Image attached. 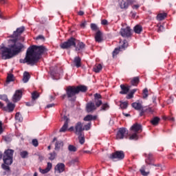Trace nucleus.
<instances>
[{
  "instance_id": "f257e3e1",
  "label": "nucleus",
  "mask_w": 176,
  "mask_h": 176,
  "mask_svg": "<svg viewBox=\"0 0 176 176\" xmlns=\"http://www.w3.org/2000/svg\"><path fill=\"white\" fill-rule=\"evenodd\" d=\"M24 31H25L24 26L16 28V31L10 36L12 38L8 40V47H0L1 58L3 60H10V58H13V57L23 52L24 45L19 41V37Z\"/></svg>"
},
{
  "instance_id": "f03ea898",
  "label": "nucleus",
  "mask_w": 176,
  "mask_h": 176,
  "mask_svg": "<svg viewBox=\"0 0 176 176\" xmlns=\"http://www.w3.org/2000/svg\"><path fill=\"white\" fill-rule=\"evenodd\" d=\"M47 52V48L43 45H32L28 48L26 55L24 59H21V63L28 64L29 65H35L39 62L42 54Z\"/></svg>"
},
{
  "instance_id": "7ed1b4c3",
  "label": "nucleus",
  "mask_w": 176,
  "mask_h": 176,
  "mask_svg": "<svg viewBox=\"0 0 176 176\" xmlns=\"http://www.w3.org/2000/svg\"><path fill=\"white\" fill-rule=\"evenodd\" d=\"M60 49L68 50L71 49V47H75L76 52H80L86 47V44L80 41L76 40V38L74 37H71L67 39V41L61 43L60 44Z\"/></svg>"
},
{
  "instance_id": "20e7f679",
  "label": "nucleus",
  "mask_w": 176,
  "mask_h": 176,
  "mask_svg": "<svg viewBox=\"0 0 176 176\" xmlns=\"http://www.w3.org/2000/svg\"><path fill=\"white\" fill-rule=\"evenodd\" d=\"M87 87L86 85L68 86L66 88V94L67 98H71V101H76V94L79 93H86Z\"/></svg>"
},
{
  "instance_id": "39448f33",
  "label": "nucleus",
  "mask_w": 176,
  "mask_h": 176,
  "mask_svg": "<svg viewBox=\"0 0 176 176\" xmlns=\"http://www.w3.org/2000/svg\"><path fill=\"white\" fill-rule=\"evenodd\" d=\"M14 153V150L7 149L4 151L3 156V163L8 166H10L13 163V155Z\"/></svg>"
},
{
  "instance_id": "423d86ee",
  "label": "nucleus",
  "mask_w": 176,
  "mask_h": 176,
  "mask_svg": "<svg viewBox=\"0 0 176 176\" xmlns=\"http://www.w3.org/2000/svg\"><path fill=\"white\" fill-rule=\"evenodd\" d=\"M113 162L116 160H123L124 159V152L123 151H117L110 155L109 157Z\"/></svg>"
},
{
  "instance_id": "0eeeda50",
  "label": "nucleus",
  "mask_w": 176,
  "mask_h": 176,
  "mask_svg": "<svg viewBox=\"0 0 176 176\" xmlns=\"http://www.w3.org/2000/svg\"><path fill=\"white\" fill-rule=\"evenodd\" d=\"M129 135V131L126 128H120L116 134L117 140H123V138H127Z\"/></svg>"
},
{
  "instance_id": "6e6552de",
  "label": "nucleus",
  "mask_w": 176,
  "mask_h": 176,
  "mask_svg": "<svg viewBox=\"0 0 176 176\" xmlns=\"http://www.w3.org/2000/svg\"><path fill=\"white\" fill-rule=\"evenodd\" d=\"M120 34L122 38H130V36H131V28L129 26L124 28H121Z\"/></svg>"
},
{
  "instance_id": "1a4fd4ad",
  "label": "nucleus",
  "mask_w": 176,
  "mask_h": 176,
  "mask_svg": "<svg viewBox=\"0 0 176 176\" xmlns=\"http://www.w3.org/2000/svg\"><path fill=\"white\" fill-rule=\"evenodd\" d=\"M144 155L146 157H147V159H146V164L154 166L155 167H160L161 166L160 164H152L153 163V155L152 153H151L148 154L145 153Z\"/></svg>"
},
{
  "instance_id": "9d476101",
  "label": "nucleus",
  "mask_w": 176,
  "mask_h": 176,
  "mask_svg": "<svg viewBox=\"0 0 176 176\" xmlns=\"http://www.w3.org/2000/svg\"><path fill=\"white\" fill-rule=\"evenodd\" d=\"M75 130H74V133L76 135L78 134H83L84 129H83V123L82 122H78L76 123L75 126Z\"/></svg>"
},
{
  "instance_id": "9b49d317",
  "label": "nucleus",
  "mask_w": 176,
  "mask_h": 176,
  "mask_svg": "<svg viewBox=\"0 0 176 176\" xmlns=\"http://www.w3.org/2000/svg\"><path fill=\"white\" fill-rule=\"evenodd\" d=\"M21 97H23V91L21 89L16 90L12 96L13 102H18L21 100Z\"/></svg>"
},
{
  "instance_id": "f8f14e48",
  "label": "nucleus",
  "mask_w": 176,
  "mask_h": 176,
  "mask_svg": "<svg viewBox=\"0 0 176 176\" xmlns=\"http://www.w3.org/2000/svg\"><path fill=\"white\" fill-rule=\"evenodd\" d=\"M102 96H101V94H94V102L95 105L98 107L100 108L101 105H102Z\"/></svg>"
},
{
  "instance_id": "ddd939ff",
  "label": "nucleus",
  "mask_w": 176,
  "mask_h": 176,
  "mask_svg": "<svg viewBox=\"0 0 176 176\" xmlns=\"http://www.w3.org/2000/svg\"><path fill=\"white\" fill-rule=\"evenodd\" d=\"M131 131L137 134L142 133V125L138 123H135L130 129Z\"/></svg>"
},
{
  "instance_id": "4468645a",
  "label": "nucleus",
  "mask_w": 176,
  "mask_h": 176,
  "mask_svg": "<svg viewBox=\"0 0 176 176\" xmlns=\"http://www.w3.org/2000/svg\"><path fill=\"white\" fill-rule=\"evenodd\" d=\"M97 106L95 104L94 102H89L88 103H87L86 105V111L88 113H90V112H94V111H96V109H97Z\"/></svg>"
},
{
  "instance_id": "2eb2a0df",
  "label": "nucleus",
  "mask_w": 176,
  "mask_h": 176,
  "mask_svg": "<svg viewBox=\"0 0 176 176\" xmlns=\"http://www.w3.org/2000/svg\"><path fill=\"white\" fill-rule=\"evenodd\" d=\"M72 63L76 68H80V67H82V58L79 56L74 57Z\"/></svg>"
},
{
  "instance_id": "dca6fc26",
  "label": "nucleus",
  "mask_w": 176,
  "mask_h": 176,
  "mask_svg": "<svg viewBox=\"0 0 176 176\" xmlns=\"http://www.w3.org/2000/svg\"><path fill=\"white\" fill-rule=\"evenodd\" d=\"M55 171H58L59 174L65 171V165L63 163H58L54 168Z\"/></svg>"
},
{
  "instance_id": "f3484780",
  "label": "nucleus",
  "mask_w": 176,
  "mask_h": 176,
  "mask_svg": "<svg viewBox=\"0 0 176 176\" xmlns=\"http://www.w3.org/2000/svg\"><path fill=\"white\" fill-rule=\"evenodd\" d=\"M14 108H16V105L12 102H8L7 107L3 108V111L6 112H13L14 111Z\"/></svg>"
},
{
  "instance_id": "a211bd4d",
  "label": "nucleus",
  "mask_w": 176,
  "mask_h": 176,
  "mask_svg": "<svg viewBox=\"0 0 176 176\" xmlns=\"http://www.w3.org/2000/svg\"><path fill=\"white\" fill-rule=\"evenodd\" d=\"M52 164L50 162L47 163V167L45 169H42L41 168H38V171L41 173V174H47L50 170H52Z\"/></svg>"
},
{
  "instance_id": "6ab92c4d",
  "label": "nucleus",
  "mask_w": 176,
  "mask_h": 176,
  "mask_svg": "<svg viewBox=\"0 0 176 176\" xmlns=\"http://www.w3.org/2000/svg\"><path fill=\"white\" fill-rule=\"evenodd\" d=\"M95 41L98 43H101V42H102V32H101V30L96 32L95 34Z\"/></svg>"
},
{
  "instance_id": "aec40b11",
  "label": "nucleus",
  "mask_w": 176,
  "mask_h": 176,
  "mask_svg": "<svg viewBox=\"0 0 176 176\" xmlns=\"http://www.w3.org/2000/svg\"><path fill=\"white\" fill-rule=\"evenodd\" d=\"M120 89L121 91H120V94H127V93L130 91V86L129 85L126 86L124 85H121Z\"/></svg>"
},
{
  "instance_id": "412c9836",
  "label": "nucleus",
  "mask_w": 176,
  "mask_h": 176,
  "mask_svg": "<svg viewBox=\"0 0 176 176\" xmlns=\"http://www.w3.org/2000/svg\"><path fill=\"white\" fill-rule=\"evenodd\" d=\"M97 119L96 116H93L91 114L87 115L84 118V122H91V120H96Z\"/></svg>"
},
{
  "instance_id": "4be33fe9",
  "label": "nucleus",
  "mask_w": 176,
  "mask_h": 176,
  "mask_svg": "<svg viewBox=\"0 0 176 176\" xmlns=\"http://www.w3.org/2000/svg\"><path fill=\"white\" fill-rule=\"evenodd\" d=\"M132 108H134L136 111H140V109H142V104L140 102H135L131 104Z\"/></svg>"
},
{
  "instance_id": "5701e85b",
  "label": "nucleus",
  "mask_w": 176,
  "mask_h": 176,
  "mask_svg": "<svg viewBox=\"0 0 176 176\" xmlns=\"http://www.w3.org/2000/svg\"><path fill=\"white\" fill-rule=\"evenodd\" d=\"M138 83H140V77L136 76L131 79V85L132 86H138Z\"/></svg>"
},
{
  "instance_id": "b1692460",
  "label": "nucleus",
  "mask_w": 176,
  "mask_h": 176,
  "mask_svg": "<svg viewBox=\"0 0 176 176\" xmlns=\"http://www.w3.org/2000/svg\"><path fill=\"white\" fill-rule=\"evenodd\" d=\"M120 49L121 51H124L126 50V49H127V47H129V42L127 41V40H124L122 41V44L121 45L119 46Z\"/></svg>"
},
{
  "instance_id": "393cba45",
  "label": "nucleus",
  "mask_w": 176,
  "mask_h": 176,
  "mask_svg": "<svg viewBox=\"0 0 176 176\" xmlns=\"http://www.w3.org/2000/svg\"><path fill=\"white\" fill-rule=\"evenodd\" d=\"M129 3L124 0H122L120 3V9H129Z\"/></svg>"
},
{
  "instance_id": "a878e982",
  "label": "nucleus",
  "mask_w": 176,
  "mask_h": 176,
  "mask_svg": "<svg viewBox=\"0 0 176 176\" xmlns=\"http://www.w3.org/2000/svg\"><path fill=\"white\" fill-rule=\"evenodd\" d=\"M166 17H167V13H160L157 15V20H158V21H162V20H164Z\"/></svg>"
},
{
  "instance_id": "bb28decb",
  "label": "nucleus",
  "mask_w": 176,
  "mask_h": 176,
  "mask_svg": "<svg viewBox=\"0 0 176 176\" xmlns=\"http://www.w3.org/2000/svg\"><path fill=\"white\" fill-rule=\"evenodd\" d=\"M30 78H31V76H30V73L25 72L23 74V83H27V82L30 80Z\"/></svg>"
},
{
  "instance_id": "cd10ccee",
  "label": "nucleus",
  "mask_w": 176,
  "mask_h": 176,
  "mask_svg": "<svg viewBox=\"0 0 176 176\" xmlns=\"http://www.w3.org/2000/svg\"><path fill=\"white\" fill-rule=\"evenodd\" d=\"M159 122H160V118L159 117H154L150 121V122L151 123V124H153V126H157V124H159Z\"/></svg>"
},
{
  "instance_id": "c85d7f7f",
  "label": "nucleus",
  "mask_w": 176,
  "mask_h": 176,
  "mask_svg": "<svg viewBox=\"0 0 176 176\" xmlns=\"http://www.w3.org/2000/svg\"><path fill=\"white\" fill-rule=\"evenodd\" d=\"M63 146H64V143L61 140L57 141L55 144L56 151H60V148H63Z\"/></svg>"
},
{
  "instance_id": "c756f323",
  "label": "nucleus",
  "mask_w": 176,
  "mask_h": 176,
  "mask_svg": "<svg viewBox=\"0 0 176 176\" xmlns=\"http://www.w3.org/2000/svg\"><path fill=\"white\" fill-rule=\"evenodd\" d=\"M133 31L135 34H140L142 32V26L140 25H137L134 27Z\"/></svg>"
},
{
  "instance_id": "7c9ffc66",
  "label": "nucleus",
  "mask_w": 176,
  "mask_h": 176,
  "mask_svg": "<svg viewBox=\"0 0 176 176\" xmlns=\"http://www.w3.org/2000/svg\"><path fill=\"white\" fill-rule=\"evenodd\" d=\"M93 69L94 72L98 74L102 69V65L101 64H97L94 67Z\"/></svg>"
},
{
  "instance_id": "2f4dec72",
  "label": "nucleus",
  "mask_w": 176,
  "mask_h": 176,
  "mask_svg": "<svg viewBox=\"0 0 176 176\" xmlns=\"http://www.w3.org/2000/svg\"><path fill=\"white\" fill-rule=\"evenodd\" d=\"M39 98V93L37 91H34L32 93V100L34 101V102H36V100Z\"/></svg>"
},
{
  "instance_id": "473e14b6",
  "label": "nucleus",
  "mask_w": 176,
  "mask_h": 176,
  "mask_svg": "<svg viewBox=\"0 0 176 176\" xmlns=\"http://www.w3.org/2000/svg\"><path fill=\"white\" fill-rule=\"evenodd\" d=\"M78 141L81 145H83L85 144V134L84 133H80L78 134Z\"/></svg>"
},
{
  "instance_id": "72a5a7b5",
  "label": "nucleus",
  "mask_w": 176,
  "mask_h": 176,
  "mask_svg": "<svg viewBox=\"0 0 176 176\" xmlns=\"http://www.w3.org/2000/svg\"><path fill=\"white\" fill-rule=\"evenodd\" d=\"M90 27L91 31H94L95 32H98V31H100V28L96 23H91Z\"/></svg>"
},
{
  "instance_id": "f704fd0d",
  "label": "nucleus",
  "mask_w": 176,
  "mask_h": 176,
  "mask_svg": "<svg viewBox=\"0 0 176 176\" xmlns=\"http://www.w3.org/2000/svg\"><path fill=\"white\" fill-rule=\"evenodd\" d=\"M15 120H17L18 122H23V116H21V113L20 112H17L15 114Z\"/></svg>"
},
{
  "instance_id": "c9c22d12",
  "label": "nucleus",
  "mask_w": 176,
  "mask_h": 176,
  "mask_svg": "<svg viewBox=\"0 0 176 176\" xmlns=\"http://www.w3.org/2000/svg\"><path fill=\"white\" fill-rule=\"evenodd\" d=\"M14 81V76L13 74H8L7 76L6 83Z\"/></svg>"
},
{
  "instance_id": "e433bc0d",
  "label": "nucleus",
  "mask_w": 176,
  "mask_h": 176,
  "mask_svg": "<svg viewBox=\"0 0 176 176\" xmlns=\"http://www.w3.org/2000/svg\"><path fill=\"white\" fill-rule=\"evenodd\" d=\"M148 96H149V91H148L147 88H145L144 89H143L142 98H144L145 100V99L148 98Z\"/></svg>"
},
{
  "instance_id": "4c0bfd02",
  "label": "nucleus",
  "mask_w": 176,
  "mask_h": 176,
  "mask_svg": "<svg viewBox=\"0 0 176 176\" xmlns=\"http://www.w3.org/2000/svg\"><path fill=\"white\" fill-rule=\"evenodd\" d=\"M67 129H68V124H67V122H65L63 126L60 129V133H65V131H67Z\"/></svg>"
},
{
  "instance_id": "58836bf2",
  "label": "nucleus",
  "mask_w": 176,
  "mask_h": 176,
  "mask_svg": "<svg viewBox=\"0 0 176 176\" xmlns=\"http://www.w3.org/2000/svg\"><path fill=\"white\" fill-rule=\"evenodd\" d=\"M120 107L121 109H127V107H129V102H120Z\"/></svg>"
},
{
  "instance_id": "ea45409f",
  "label": "nucleus",
  "mask_w": 176,
  "mask_h": 176,
  "mask_svg": "<svg viewBox=\"0 0 176 176\" xmlns=\"http://www.w3.org/2000/svg\"><path fill=\"white\" fill-rule=\"evenodd\" d=\"M20 156L22 159H27L28 157V151H23L20 153Z\"/></svg>"
},
{
  "instance_id": "a19ab883",
  "label": "nucleus",
  "mask_w": 176,
  "mask_h": 176,
  "mask_svg": "<svg viewBox=\"0 0 176 176\" xmlns=\"http://www.w3.org/2000/svg\"><path fill=\"white\" fill-rule=\"evenodd\" d=\"M1 168H3V170H5V171H7V173H10V167H9L8 164L5 163L1 165Z\"/></svg>"
},
{
  "instance_id": "79ce46f5",
  "label": "nucleus",
  "mask_w": 176,
  "mask_h": 176,
  "mask_svg": "<svg viewBox=\"0 0 176 176\" xmlns=\"http://www.w3.org/2000/svg\"><path fill=\"white\" fill-rule=\"evenodd\" d=\"M140 171L142 175H144V176H147L149 174V173H146L145 171V166H142L141 167Z\"/></svg>"
},
{
  "instance_id": "37998d69",
  "label": "nucleus",
  "mask_w": 176,
  "mask_h": 176,
  "mask_svg": "<svg viewBox=\"0 0 176 176\" xmlns=\"http://www.w3.org/2000/svg\"><path fill=\"white\" fill-rule=\"evenodd\" d=\"M120 52H122V50H120V47L115 48V50L113 52V57H115V56H117V54H119Z\"/></svg>"
},
{
  "instance_id": "c03bdc74",
  "label": "nucleus",
  "mask_w": 176,
  "mask_h": 176,
  "mask_svg": "<svg viewBox=\"0 0 176 176\" xmlns=\"http://www.w3.org/2000/svg\"><path fill=\"white\" fill-rule=\"evenodd\" d=\"M84 131L85 130L86 131H89L90 129H91V122H88L87 124H85L83 126Z\"/></svg>"
},
{
  "instance_id": "a18cd8bd",
  "label": "nucleus",
  "mask_w": 176,
  "mask_h": 176,
  "mask_svg": "<svg viewBox=\"0 0 176 176\" xmlns=\"http://www.w3.org/2000/svg\"><path fill=\"white\" fill-rule=\"evenodd\" d=\"M107 109H109V105L108 104V103H104L102 104L100 111H107Z\"/></svg>"
},
{
  "instance_id": "49530a36",
  "label": "nucleus",
  "mask_w": 176,
  "mask_h": 176,
  "mask_svg": "<svg viewBox=\"0 0 176 176\" xmlns=\"http://www.w3.org/2000/svg\"><path fill=\"white\" fill-rule=\"evenodd\" d=\"M140 116H145V113H146V110L145 109V107H144L143 106L142 107V109L140 110Z\"/></svg>"
},
{
  "instance_id": "de8ad7c7",
  "label": "nucleus",
  "mask_w": 176,
  "mask_h": 176,
  "mask_svg": "<svg viewBox=\"0 0 176 176\" xmlns=\"http://www.w3.org/2000/svg\"><path fill=\"white\" fill-rule=\"evenodd\" d=\"M68 149H69V152H76V151H77L76 147L75 146L71 145V144L69 145Z\"/></svg>"
},
{
  "instance_id": "09e8293b",
  "label": "nucleus",
  "mask_w": 176,
  "mask_h": 176,
  "mask_svg": "<svg viewBox=\"0 0 176 176\" xmlns=\"http://www.w3.org/2000/svg\"><path fill=\"white\" fill-rule=\"evenodd\" d=\"M0 100H3V101H6V102H9V99L8 98L7 95H0Z\"/></svg>"
},
{
  "instance_id": "8fccbe9b",
  "label": "nucleus",
  "mask_w": 176,
  "mask_h": 176,
  "mask_svg": "<svg viewBox=\"0 0 176 176\" xmlns=\"http://www.w3.org/2000/svg\"><path fill=\"white\" fill-rule=\"evenodd\" d=\"M56 155H57V154L54 151L53 153H50L49 160H54V159H56Z\"/></svg>"
},
{
  "instance_id": "3c124183",
  "label": "nucleus",
  "mask_w": 176,
  "mask_h": 176,
  "mask_svg": "<svg viewBox=\"0 0 176 176\" xmlns=\"http://www.w3.org/2000/svg\"><path fill=\"white\" fill-rule=\"evenodd\" d=\"M129 140H138V133H134L129 137Z\"/></svg>"
},
{
  "instance_id": "603ef678",
  "label": "nucleus",
  "mask_w": 176,
  "mask_h": 176,
  "mask_svg": "<svg viewBox=\"0 0 176 176\" xmlns=\"http://www.w3.org/2000/svg\"><path fill=\"white\" fill-rule=\"evenodd\" d=\"M34 104H36V102H34V100L25 102L26 107H34Z\"/></svg>"
},
{
  "instance_id": "864d4df0",
  "label": "nucleus",
  "mask_w": 176,
  "mask_h": 176,
  "mask_svg": "<svg viewBox=\"0 0 176 176\" xmlns=\"http://www.w3.org/2000/svg\"><path fill=\"white\" fill-rule=\"evenodd\" d=\"M36 41H42V42H45V36L43 35H38L35 38Z\"/></svg>"
},
{
  "instance_id": "5fc2aeb1",
  "label": "nucleus",
  "mask_w": 176,
  "mask_h": 176,
  "mask_svg": "<svg viewBox=\"0 0 176 176\" xmlns=\"http://www.w3.org/2000/svg\"><path fill=\"white\" fill-rule=\"evenodd\" d=\"M146 109V113H153V109L151 107H144Z\"/></svg>"
},
{
  "instance_id": "6e6d98bb",
  "label": "nucleus",
  "mask_w": 176,
  "mask_h": 176,
  "mask_svg": "<svg viewBox=\"0 0 176 176\" xmlns=\"http://www.w3.org/2000/svg\"><path fill=\"white\" fill-rule=\"evenodd\" d=\"M32 144L35 147H36V146H38V145H39V142H38V140H36V139H33L32 141Z\"/></svg>"
},
{
  "instance_id": "4d7b16f0",
  "label": "nucleus",
  "mask_w": 176,
  "mask_h": 176,
  "mask_svg": "<svg viewBox=\"0 0 176 176\" xmlns=\"http://www.w3.org/2000/svg\"><path fill=\"white\" fill-rule=\"evenodd\" d=\"M164 30V27H163V25H160L157 29V32H163Z\"/></svg>"
},
{
  "instance_id": "13d9d810",
  "label": "nucleus",
  "mask_w": 176,
  "mask_h": 176,
  "mask_svg": "<svg viewBox=\"0 0 176 176\" xmlns=\"http://www.w3.org/2000/svg\"><path fill=\"white\" fill-rule=\"evenodd\" d=\"M134 97V95L131 94V92L126 96V100H131V98H133Z\"/></svg>"
},
{
  "instance_id": "bf43d9fd",
  "label": "nucleus",
  "mask_w": 176,
  "mask_h": 176,
  "mask_svg": "<svg viewBox=\"0 0 176 176\" xmlns=\"http://www.w3.org/2000/svg\"><path fill=\"white\" fill-rule=\"evenodd\" d=\"M87 24V22H86V21H85L84 22H82L80 25V27H81V28H85L86 27Z\"/></svg>"
},
{
  "instance_id": "052dcab7",
  "label": "nucleus",
  "mask_w": 176,
  "mask_h": 176,
  "mask_svg": "<svg viewBox=\"0 0 176 176\" xmlns=\"http://www.w3.org/2000/svg\"><path fill=\"white\" fill-rule=\"evenodd\" d=\"M101 25H108V21H107V19L102 20Z\"/></svg>"
},
{
  "instance_id": "680f3d73",
  "label": "nucleus",
  "mask_w": 176,
  "mask_h": 176,
  "mask_svg": "<svg viewBox=\"0 0 176 176\" xmlns=\"http://www.w3.org/2000/svg\"><path fill=\"white\" fill-rule=\"evenodd\" d=\"M126 2H128V5H133V3H135V0H126Z\"/></svg>"
},
{
  "instance_id": "e2e57ef3",
  "label": "nucleus",
  "mask_w": 176,
  "mask_h": 176,
  "mask_svg": "<svg viewBox=\"0 0 176 176\" xmlns=\"http://www.w3.org/2000/svg\"><path fill=\"white\" fill-rule=\"evenodd\" d=\"M3 133V128L2 127V122L0 121V135Z\"/></svg>"
},
{
  "instance_id": "0e129e2a",
  "label": "nucleus",
  "mask_w": 176,
  "mask_h": 176,
  "mask_svg": "<svg viewBox=\"0 0 176 176\" xmlns=\"http://www.w3.org/2000/svg\"><path fill=\"white\" fill-rule=\"evenodd\" d=\"M63 120L65 122H67V123L68 124V122H69V118H68V117L67 116H63Z\"/></svg>"
},
{
  "instance_id": "69168bd1",
  "label": "nucleus",
  "mask_w": 176,
  "mask_h": 176,
  "mask_svg": "<svg viewBox=\"0 0 176 176\" xmlns=\"http://www.w3.org/2000/svg\"><path fill=\"white\" fill-rule=\"evenodd\" d=\"M53 107H54V103L47 104L46 108H53Z\"/></svg>"
},
{
  "instance_id": "338daca9",
  "label": "nucleus",
  "mask_w": 176,
  "mask_h": 176,
  "mask_svg": "<svg viewBox=\"0 0 176 176\" xmlns=\"http://www.w3.org/2000/svg\"><path fill=\"white\" fill-rule=\"evenodd\" d=\"M135 91H137V89H133L131 91L130 94L134 96Z\"/></svg>"
},
{
  "instance_id": "774afa93",
  "label": "nucleus",
  "mask_w": 176,
  "mask_h": 176,
  "mask_svg": "<svg viewBox=\"0 0 176 176\" xmlns=\"http://www.w3.org/2000/svg\"><path fill=\"white\" fill-rule=\"evenodd\" d=\"M132 8H133V9H138V8H140V5H138V4L133 5V6H132Z\"/></svg>"
}]
</instances>
